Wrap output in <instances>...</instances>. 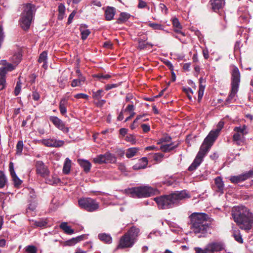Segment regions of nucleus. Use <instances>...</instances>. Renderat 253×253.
<instances>
[{"instance_id":"obj_1","label":"nucleus","mask_w":253,"mask_h":253,"mask_svg":"<svg viewBox=\"0 0 253 253\" xmlns=\"http://www.w3.org/2000/svg\"><path fill=\"white\" fill-rule=\"evenodd\" d=\"M190 232L199 238L206 237L211 233V226L208 222L209 216L202 212H194L188 217Z\"/></svg>"},{"instance_id":"obj_2","label":"nucleus","mask_w":253,"mask_h":253,"mask_svg":"<svg viewBox=\"0 0 253 253\" xmlns=\"http://www.w3.org/2000/svg\"><path fill=\"white\" fill-rule=\"evenodd\" d=\"M233 219L239 228L248 231L253 225V213L246 207L238 206L234 207L231 211Z\"/></svg>"},{"instance_id":"obj_3","label":"nucleus","mask_w":253,"mask_h":253,"mask_svg":"<svg viewBox=\"0 0 253 253\" xmlns=\"http://www.w3.org/2000/svg\"><path fill=\"white\" fill-rule=\"evenodd\" d=\"M189 198V195L186 191L183 190L157 197L154 198V201L159 209L164 210L172 208L177 206L180 201Z\"/></svg>"},{"instance_id":"obj_4","label":"nucleus","mask_w":253,"mask_h":253,"mask_svg":"<svg viewBox=\"0 0 253 253\" xmlns=\"http://www.w3.org/2000/svg\"><path fill=\"white\" fill-rule=\"evenodd\" d=\"M214 141L215 140L210 137V136L208 135L206 137L193 162L188 168L189 171H193L196 169L201 164L203 161V158L209 151Z\"/></svg>"},{"instance_id":"obj_5","label":"nucleus","mask_w":253,"mask_h":253,"mask_svg":"<svg viewBox=\"0 0 253 253\" xmlns=\"http://www.w3.org/2000/svg\"><path fill=\"white\" fill-rule=\"evenodd\" d=\"M140 229L135 226L131 227L128 231L122 236L118 245V249H125L132 247L137 240Z\"/></svg>"},{"instance_id":"obj_6","label":"nucleus","mask_w":253,"mask_h":253,"mask_svg":"<svg viewBox=\"0 0 253 253\" xmlns=\"http://www.w3.org/2000/svg\"><path fill=\"white\" fill-rule=\"evenodd\" d=\"M230 70L231 74V90L230 94L225 100L224 103L225 105L228 106L233 102V100L238 91L241 78L240 71L236 66L234 65L231 66Z\"/></svg>"},{"instance_id":"obj_7","label":"nucleus","mask_w":253,"mask_h":253,"mask_svg":"<svg viewBox=\"0 0 253 253\" xmlns=\"http://www.w3.org/2000/svg\"><path fill=\"white\" fill-rule=\"evenodd\" d=\"M36 11L35 6L31 3H26L23 6V12L19 20L20 27L24 30L29 29Z\"/></svg>"},{"instance_id":"obj_8","label":"nucleus","mask_w":253,"mask_h":253,"mask_svg":"<svg viewBox=\"0 0 253 253\" xmlns=\"http://www.w3.org/2000/svg\"><path fill=\"white\" fill-rule=\"evenodd\" d=\"M249 133V128L245 125L234 127L233 132L232 141L234 144L243 146L245 144V135Z\"/></svg>"},{"instance_id":"obj_9","label":"nucleus","mask_w":253,"mask_h":253,"mask_svg":"<svg viewBox=\"0 0 253 253\" xmlns=\"http://www.w3.org/2000/svg\"><path fill=\"white\" fill-rule=\"evenodd\" d=\"M126 192L132 197H150L154 194L155 190L149 186L138 187L128 189Z\"/></svg>"},{"instance_id":"obj_10","label":"nucleus","mask_w":253,"mask_h":253,"mask_svg":"<svg viewBox=\"0 0 253 253\" xmlns=\"http://www.w3.org/2000/svg\"><path fill=\"white\" fill-rule=\"evenodd\" d=\"M80 207L89 212L97 211L99 207V203L91 198H84L78 200Z\"/></svg>"},{"instance_id":"obj_11","label":"nucleus","mask_w":253,"mask_h":253,"mask_svg":"<svg viewBox=\"0 0 253 253\" xmlns=\"http://www.w3.org/2000/svg\"><path fill=\"white\" fill-rule=\"evenodd\" d=\"M116 157L115 156L107 152L104 154L97 155L93 159V162L95 164H102L104 163H114L116 162Z\"/></svg>"},{"instance_id":"obj_12","label":"nucleus","mask_w":253,"mask_h":253,"mask_svg":"<svg viewBox=\"0 0 253 253\" xmlns=\"http://www.w3.org/2000/svg\"><path fill=\"white\" fill-rule=\"evenodd\" d=\"M16 65L8 63L4 67L0 68V90L3 89L5 87V75L7 72L12 71Z\"/></svg>"},{"instance_id":"obj_13","label":"nucleus","mask_w":253,"mask_h":253,"mask_svg":"<svg viewBox=\"0 0 253 253\" xmlns=\"http://www.w3.org/2000/svg\"><path fill=\"white\" fill-rule=\"evenodd\" d=\"M253 176V169L250 170L244 173L236 176H232L230 178V180L233 183H238L244 181Z\"/></svg>"},{"instance_id":"obj_14","label":"nucleus","mask_w":253,"mask_h":253,"mask_svg":"<svg viewBox=\"0 0 253 253\" xmlns=\"http://www.w3.org/2000/svg\"><path fill=\"white\" fill-rule=\"evenodd\" d=\"M49 120L57 128L63 132L67 133L69 132V128L66 127L65 123L58 117L56 116H51L49 118Z\"/></svg>"},{"instance_id":"obj_15","label":"nucleus","mask_w":253,"mask_h":253,"mask_svg":"<svg viewBox=\"0 0 253 253\" xmlns=\"http://www.w3.org/2000/svg\"><path fill=\"white\" fill-rule=\"evenodd\" d=\"M42 143L47 147L58 148L63 146L65 142L55 138H49L43 139Z\"/></svg>"},{"instance_id":"obj_16","label":"nucleus","mask_w":253,"mask_h":253,"mask_svg":"<svg viewBox=\"0 0 253 253\" xmlns=\"http://www.w3.org/2000/svg\"><path fill=\"white\" fill-rule=\"evenodd\" d=\"M36 168L37 173L42 177L45 178L48 175L49 171L42 161H37L36 163Z\"/></svg>"},{"instance_id":"obj_17","label":"nucleus","mask_w":253,"mask_h":253,"mask_svg":"<svg viewBox=\"0 0 253 253\" xmlns=\"http://www.w3.org/2000/svg\"><path fill=\"white\" fill-rule=\"evenodd\" d=\"M207 250L209 253H215L222 251L224 249V245L221 242H212L207 246Z\"/></svg>"},{"instance_id":"obj_18","label":"nucleus","mask_w":253,"mask_h":253,"mask_svg":"<svg viewBox=\"0 0 253 253\" xmlns=\"http://www.w3.org/2000/svg\"><path fill=\"white\" fill-rule=\"evenodd\" d=\"M224 125L223 122L220 121L216 126V128L211 130L208 135L215 140L219 135L221 130L223 127Z\"/></svg>"},{"instance_id":"obj_19","label":"nucleus","mask_w":253,"mask_h":253,"mask_svg":"<svg viewBox=\"0 0 253 253\" xmlns=\"http://www.w3.org/2000/svg\"><path fill=\"white\" fill-rule=\"evenodd\" d=\"M116 13V8L114 7L108 6L105 11L106 20L110 21L113 19Z\"/></svg>"},{"instance_id":"obj_20","label":"nucleus","mask_w":253,"mask_h":253,"mask_svg":"<svg viewBox=\"0 0 253 253\" xmlns=\"http://www.w3.org/2000/svg\"><path fill=\"white\" fill-rule=\"evenodd\" d=\"M212 8L215 11L222 8L225 4L224 0H211Z\"/></svg>"},{"instance_id":"obj_21","label":"nucleus","mask_w":253,"mask_h":253,"mask_svg":"<svg viewBox=\"0 0 253 253\" xmlns=\"http://www.w3.org/2000/svg\"><path fill=\"white\" fill-rule=\"evenodd\" d=\"M148 164V160L146 158L143 157L139 160L138 162L133 167L134 169H145Z\"/></svg>"},{"instance_id":"obj_22","label":"nucleus","mask_w":253,"mask_h":253,"mask_svg":"<svg viewBox=\"0 0 253 253\" xmlns=\"http://www.w3.org/2000/svg\"><path fill=\"white\" fill-rule=\"evenodd\" d=\"M68 104V99L67 98H62L59 103V110L62 115H64L66 112V107Z\"/></svg>"},{"instance_id":"obj_23","label":"nucleus","mask_w":253,"mask_h":253,"mask_svg":"<svg viewBox=\"0 0 253 253\" xmlns=\"http://www.w3.org/2000/svg\"><path fill=\"white\" fill-rule=\"evenodd\" d=\"M214 181L217 188L216 191L220 192L221 193H223L224 183L222 178L218 176L214 179Z\"/></svg>"},{"instance_id":"obj_24","label":"nucleus","mask_w":253,"mask_h":253,"mask_svg":"<svg viewBox=\"0 0 253 253\" xmlns=\"http://www.w3.org/2000/svg\"><path fill=\"white\" fill-rule=\"evenodd\" d=\"M78 162L80 166L84 169V170L85 172L89 171L91 166L89 162L87 160L79 159L78 160Z\"/></svg>"},{"instance_id":"obj_25","label":"nucleus","mask_w":253,"mask_h":253,"mask_svg":"<svg viewBox=\"0 0 253 253\" xmlns=\"http://www.w3.org/2000/svg\"><path fill=\"white\" fill-rule=\"evenodd\" d=\"M47 53L46 51H43L39 56V58L38 60V62L39 63H43V65L42 67L44 69H46L47 68Z\"/></svg>"},{"instance_id":"obj_26","label":"nucleus","mask_w":253,"mask_h":253,"mask_svg":"<svg viewBox=\"0 0 253 253\" xmlns=\"http://www.w3.org/2000/svg\"><path fill=\"white\" fill-rule=\"evenodd\" d=\"M178 144L174 145L173 143L169 144H162L160 147V149L164 152H169L176 148Z\"/></svg>"},{"instance_id":"obj_27","label":"nucleus","mask_w":253,"mask_h":253,"mask_svg":"<svg viewBox=\"0 0 253 253\" xmlns=\"http://www.w3.org/2000/svg\"><path fill=\"white\" fill-rule=\"evenodd\" d=\"M85 78L83 76H80V78H78L76 79H74L72 81L71 85L73 87L81 86L85 82Z\"/></svg>"},{"instance_id":"obj_28","label":"nucleus","mask_w":253,"mask_h":253,"mask_svg":"<svg viewBox=\"0 0 253 253\" xmlns=\"http://www.w3.org/2000/svg\"><path fill=\"white\" fill-rule=\"evenodd\" d=\"M130 17V15L126 12H121L117 20V23L122 24L128 20Z\"/></svg>"},{"instance_id":"obj_29","label":"nucleus","mask_w":253,"mask_h":253,"mask_svg":"<svg viewBox=\"0 0 253 253\" xmlns=\"http://www.w3.org/2000/svg\"><path fill=\"white\" fill-rule=\"evenodd\" d=\"M71 168V161L69 158L65 159L64 164L63 172L64 174H68L70 173Z\"/></svg>"},{"instance_id":"obj_30","label":"nucleus","mask_w":253,"mask_h":253,"mask_svg":"<svg viewBox=\"0 0 253 253\" xmlns=\"http://www.w3.org/2000/svg\"><path fill=\"white\" fill-rule=\"evenodd\" d=\"M98 237L100 240L105 243H111L112 242V238L109 234L100 233L98 234Z\"/></svg>"},{"instance_id":"obj_31","label":"nucleus","mask_w":253,"mask_h":253,"mask_svg":"<svg viewBox=\"0 0 253 253\" xmlns=\"http://www.w3.org/2000/svg\"><path fill=\"white\" fill-rule=\"evenodd\" d=\"M46 183L50 185L57 184L60 181V179L55 175L45 178Z\"/></svg>"},{"instance_id":"obj_32","label":"nucleus","mask_w":253,"mask_h":253,"mask_svg":"<svg viewBox=\"0 0 253 253\" xmlns=\"http://www.w3.org/2000/svg\"><path fill=\"white\" fill-rule=\"evenodd\" d=\"M60 227L67 234H72L74 232V230L70 226H68L66 222H62L60 224Z\"/></svg>"},{"instance_id":"obj_33","label":"nucleus","mask_w":253,"mask_h":253,"mask_svg":"<svg viewBox=\"0 0 253 253\" xmlns=\"http://www.w3.org/2000/svg\"><path fill=\"white\" fill-rule=\"evenodd\" d=\"M80 29L82 40H85L90 34V31L88 29H87L86 27L84 26H81Z\"/></svg>"},{"instance_id":"obj_34","label":"nucleus","mask_w":253,"mask_h":253,"mask_svg":"<svg viewBox=\"0 0 253 253\" xmlns=\"http://www.w3.org/2000/svg\"><path fill=\"white\" fill-rule=\"evenodd\" d=\"M138 148L133 147L128 149L126 152V156L128 158L134 156L138 151Z\"/></svg>"},{"instance_id":"obj_35","label":"nucleus","mask_w":253,"mask_h":253,"mask_svg":"<svg viewBox=\"0 0 253 253\" xmlns=\"http://www.w3.org/2000/svg\"><path fill=\"white\" fill-rule=\"evenodd\" d=\"M146 40V38H143V39H138V48L140 49L146 48L147 46V45H150L151 46H152L153 45L149 42H145V41Z\"/></svg>"},{"instance_id":"obj_36","label":"nucleus","mask_w":253,"mask_h":253,"mask_svg":"<svg viewBox=\"0 0 253 253\" xmlns=\"http://www.w3.org/2000/svg\"><path fill=\"white\" fill-rule=\"evenodd\" d=\"M83 236H80L76 238H73L66 242V245L68 246H73L77 244L78 242L82 240Z\"/></svg>"},{"instance_id":"obj_37","label":"nucleus","mask_w":253,"mask_h":253,"mask_svg":"<svg viewBox=\"0 0 253 253\" xmlns=\"http://www.w3.org/2000/svg\"><path fill=\"white\" fill-rule=\"evenodd\" d=\"M21 57V53L20 52H18L17 53H15L11 57V61L14 64L17 65L20 62Z\"/></svg>"},{"instance_id":"obj_38","label":"nucleus","mask_w":253,"mask_h":253,"mask_svg":"<svg viewBox=\"0 0 253 253\" xmlns=\"http://www.w3.org/2000/svg\"><path fill=\"white\" fill-rule=\"evenodd\" d=\"M7 182V178L4 173L0 171V188H3Z\"/></svg>"},{"instance_id":"obj_39","label":"nucleus","mask_w":253,"mask_h":253,"mask_svg":"<svg viewBox=\"0 0 253 253\" xmlns=\"http://www.w3.org/2000/svg\"><path fill=\"white\" fill-rule=\"evenodd\" d=\"M103 90L102 89H99L96 91H93L92 97L93 98L97 100H99L103 95Z\"/></svg>"},{"instance_id":"obj_40","label":"nucleus","mask_w":253,"mask_h":253,"mask_svg":"<svg viewBox=\"0 0 253 253\" xmlns=\"http://www.w3.org/2000/svg\"><path fill=\"white\" fill-rule=\"evenodd\" d=\"M65 11V7L64 5L62 3H61L58 6V11H59V15H58V18L59 19H63L64 13Z\"/></svg>"},{"instance_id":"obj_41","label":"nucleus","mask_w":253,"mask_h":253,"mask_svg":"<svg viewBox=\"0 0 253 253\" xmlns=\"http://www.w3.org/2000/svg\"><path fill=\"white\" fill-rule=\"evenodd\" d=\"M25 251L27 253H37V249L33 245H29L25 248Z\"/></svg>"},{"instance_id":"obj_42","label":"nucleus","mask_w":253,"mask_h":253,"mask_svg":"<svg viewBox=\"0 0 253 253\" xmlns=\"http://www.w3.org/2000/svg\"><path fill=\"white\" fill-rule=\"evenodd\" d=\"M23 148V142L22 140L18 141L16 145V154L20 155Z\"/></svg>"},{"instance_id":"obj_43","label":"nucleus","mask_w":253,"mask_h":253,"mask_svg":"<svg viewBox=\"0 0 253 253\" xmlns=\"http://www.w3.org/2000/svg\"><path fill=\"white\" fill-rule=\"evenodd\" d=\"M125 140L127 142H130L132 144H134L136 143L135 137L132 134H128L126 136Z\"/></svg>"},{"instance_id":"obj_44","label":"nucleus","mask_w":253,"mask_h":253,"mask_svg":"<svg viewBox=\"0 0 253 253\" xmlns=\"http://www.w3.org/2000/svg\"><path fill=\"white\" fill-rule=\"evenodd\" d=\"M11 177L12 178L13 181H14V185L15 186H19L21 184V180L16 175V173L14 175H11Z\"/></svg>"},{"instance_id":"obj_45","label":"nucleus","mask_w":253,"mask_h":253,"mask_svg":"<svg viewBox=\"0 0 253 253\" xmlns=\"http://www.w3.org/2000/svg\"><path fill=\"white\" fill-rule=\"evenodd\" d=\"M164 157V155L160 153H156L154 156L153 159L157 162H160L162 161Z\"/></svg>"},{"instance_id":"obj_46","label":"nucleus","mask_w":253,"mask_h":253,"mask_svg":"<svg viewBox=\"0 0 253 253\" xmlns=\"http://www.w3.org/2000/svg\"><path fill=\"white\" fill-rule=\"evenodd\" d=\"M34 224L37 227H43L47 225V222L43 220L36 221Z\"/></svg>"},{"instance_id":"obj_47","label":"nucleus","mask_w":253,"mask_h":253,"mask_svg":"<svg viewBox=\"0 0 253 253\" xmlns=\"http://www.w3.org/2000/svg\"><path fill=\"white\" fill-rule=\"evenodd\" d=\"M21 84L20 82H17L16 86L15 87L14 91V95L15 96H17L20 92L21 88Z\"/></svg>"},{"instance_id":"obj_48","label":"nucleus","mask_w":253,"mask_h":253,"mask_svg":"<svg viewBox=\"0 0 253 253\" xmlns=\"http://www.w3.org/2000/svg\"><path fill=\"white\" fill-rule=\"evenodd\" d=\"M149 26L154 30H163V27L162 25L157 23H149Z\"/></svg>"},{"instance_id":"obj_49","label":"nucleus","mask_w":253,"mask_h":253,"mask_svg":"<svg viewBox=\"0 0 253 253\" xmlns=\"http://www.w3.org/2000/svg\"><path fill=\"white\" fill-rule=\"evenodd\" d=\"M171 140V137L169 136H166L161 138L158 142V144H161L163 142H169Z\"/></svg>"},{"instance_id":"obj_50","label":"nucleus","mask_w":253,"mask_h":253,"mask_svg":"<svg viewBox=\"0 0 253 253\" xmlns=\"http://www.w3.org/2000/svg\"><path fill=\"white\" fill-rule=\"evenodd\" d=\"M233 236L236 241L240 243H242L243 242V240L240 234L237 232V233H234Z\"/></svg>"},{"instance_id":"obj_51","label":"nucleus","mask_w":253,"mask_h":253,"mask_svg":"<svg viewBox=\"0 0 253 253\" xmlns=\"http://www.w3.org/2000/svg\"><path fill=\"white\" fill-rule=\"evenodd\" d=\"M93 77L95 78H98L99 79H105V80L108 79L111 77V76L107 74V75H103V74H100V73L96 74V75H94Z\"/></svg>"},{"instance_id":"obj_52","label":"nucleus","mask_w":253,"mask_h":253,"mask_svg":"<svg viewBox=\"0 0 253 253\" xmlns=\"http://www.w3.org/2000/svg\"><path fill=\"white\" fill-rule=\"evenodd\" d=\"M194 250L196 253H209L207 250V247L206 246L204 249H202L199 247H196L194 248Z\"/></svg>"},{"instance_id":"obj_53","label":"nucleus","mask_w":253,"mask_h":253,"mask_svg":"<svg viewBox=\"0 0 253 253\" xmlns=\"http://www.w3.org/2000/svg\"><path fill=\"white\" fill-rule=\"evenodd\" d=\"M172 25L174 28H180L181 27L178 20L176 18H174L172 19Z\"/></svg>"},{"instance_id":"obj_54","label":"nucleus","mask_w":253,"mask_h":253,"mask_svg":"<svg viewBox=\"0 0 253 253\" xmlns=\"http://www.w3.org/2000/svg\"><path fill=\"white\" fill-rule=\"evenodd\" d=\"M74 97H75V98H76L77 99L83 98V99H87L88 98V96L87 94H84V93L77 94L74 96Z\"/></svg>"},{"instance_id":"obj_55","label":"nucleus","mask_w":253,"mask_h":253,"mask_svg":"<svg viewBox=\"0 0 253 253\" xmlns=\"http://www.w3.org/2000/svg\"><path fill=\"white\" fill-rule=\"evenodd\" d=\"M141 127L142 128L143 131L144 133H147L149 132L150 130V126L149 125L147 124H142L141 125Z\"/></svg>"},{"instance_id":"obj_56","label":"nucleus","mask_w":253,"mask_h":253,"mask_svg":"<svg viewBox=\"0 0 253 253\" xmlns=\"http://www.w3.org/2000/svg\"><path fill=\"white\" fill-rule=\"evenodd\" d=\"M135 107L132 104H128L126 108L124 110V112H130L131 113L133 112Z\"/></svg>"},{"instance_id":"obj_57","label":"nucleus","mask_w":253,"mask_h":253,"mask_svg":"<svg viewBox=\"0 0 253 253\" xmlns=\"http://www.w3.org/2000/svg\"><path fill=\"white\" fill-rule=\"evenodd\" d=\"M139 3L137 5L138 8H143L147 6L146 2L142 0H138Z\"/></svg>"},{"instance_id":"obj_58","label":"nucleus","mask_w":253,"mask_h":253,"mask_svg":"<svg viewBox=\"0 0 253 253\" xmlns=\"http://www.w3.org/2000/svg\"><path fill=\"white\" fill-rule=\"evenodd\" d=\"M32 98L35 101H38L40 99V95L39 93L36 91H33L32 93Z\"/></svg>"},{"instance_id":"obj_59","label":"nucleus","mask_w":253,"mask_h":253,"mask_svg":"<svg viewBox=\"0 0 253 253\" xmlns=\"http://www.w3.org/2000/svg\"><path fill=\"white\" fill-rule=\"evenodd\" d=\"M9 170L10 173V175H14L15 173L14 169V165L12 162H10L9 165Z\"/></svg>"},{"instance_id":"obj_60","label":"nucleus","mask_w":253,"mask_h":253,"mask_svg":"<svg viewBox=\"0 0 253 253\" xmlns=\"http://www.w3.org/2000/svg\"><path fill=\"white\" fill-rule=\"evenodd\" d=\"M76 13V12L75 11H73L69 15L68 20V23L69 24L72 23V20L74 18L75 14Z\"/></svg>"},{"instance_id":"obj_61","label":"nucleus","mask_w":253,"mask_h":253,"mask_svg":"<svg viewBox=\"0 0 253 253\" xmlns=\"http://www.w3.org/2000/svg\"><path fill=\"white\" fill-rule=\"evenodd\" d=\"M118 86L117 84H108L105 85V89L106 90H109L113 88H115Z\"/></svg>"},{"instance_id":"obj_62","label":"nucleus","mask_w":253,"mask_h":253,"mask_svg":"<svg viewBox=\"0 0 253 253\" xmlns=\"http://www.w3.org/2000/svg\"><path fill=\"white\" fill-rule=\"evenodd\" d=\"M203 54L206 59H208L209 57V51L207 48L203 49Z\"/></svg>"},{"instance_id":"obj_63","label":"nucleus","mask_w":253,"mask_h":253,"mask_svg":"<svg viewBox=\"0 0 253 253\" xmlns=\"http://www.w3.org/2000/svg\"><path fill=\"white\" fill-rule=\"evenodd\" d=\"M112 44L110 41H107L103 43V47L107 48H111L112 47Z\"/></svg>"},{"instance_id":"obj_64","label":"nucleus","mask_w":253,"mask_h":253,"mask_svg":"<svg viewBox=\"0 0 253 253\" xmlns=\"http://www.w3.org/2000/svg\"><path fill=\"white\" fill-rule=\"evenodd\" d=\"M127 130V129L126 128H122L120 129V133L121 135L124 136L126 134Z\"/></svg>"}]
</instances>
